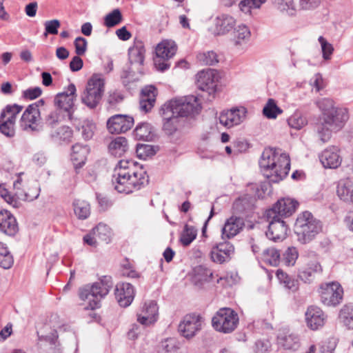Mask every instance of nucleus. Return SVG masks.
<instances>
[{
	"instance_id": "nucleus-1",
	"label": "nucleus",
	"mask_w": 353,
	"mask_h": 353,
	"mask_svg": "<svg viewBox=\"0 0 353 353\" xmlns=\"http://www.w3.org/2000/svg\"><path fill=\"white\" fill-rule=\"evenodd\" d=\"M112 182L118 192L130 194L147 184L148 176L134 161L121 160L114 168Z\"/></svg>"
},
{
	"instance_id": "nucleus-2",
	"label": "nucleus",
	"mask_w": 353,
	"mask_h": 353,
	"mask_svg": "<svg viewBox=\"0 0 353 353\" xmlns=\"http://www.w3.org/2000/svg\"><path fill=\"white\" fill-rule=\"evenodd\" d=\"M259 166L270 182L279 183L290 169L289 156L281 149L265 148L259 160Z\"/></svg>"
},
{
	"instance_id": "nucleus-3",
	"label": "nucleus",
	"mask_w": 353,
	"mask_h": 353,
	"mask_svg": "<svg viewBox=\"0 0 353 353\" xmlns=\"http://www.w3.org/2000/svg\"><path fill=\"white\" fill-rule=\"evenodd\" d=\"M113 287L112 279L105 275L92 285H85L79 290V297L83 301H88L85 309L94 310L100 307V301L104 298Z\"/></svg>"
},
{
	"instance_id": "nucleus-4",
	"label": "nucleus",
	"mask_w": 353,
	"mask_h": 353,
	"mask_svg": "<svg viewBox=\"0 0 353 353\" xmlns=\"http://www.w3.org/2000/svg\"><path fill=\"white\" fill-rule=\"evenodd\" d=\"M348 119V110L343 107H339L324 116L316 128L321 141L323 143L328 141L332 133L341 130Z\"/></svg>"
},
{
	"instance_id": "nucleus-5",
	"label": "nucleus",
	"mask_w": 353,
	"mask_h": 353,
	"mask_svg": "<svg viewBox=\"0 0 353 353\" xmlns=\"http://www.w3.org/2000/svg\"><path fill=\"white\" fill-rule=\"evenodd\" d=\"M321 229V222L307 211L301 214L294 224V232L298 241L303 244L311 241Z\"/></svg>"
},
{
	"instance_id": "nucleus-6",
	"label": "nucleus",
	"mask_w": 353,
	"mask_h": 353,
	"mask_svg": "<svg viewBox=\"0 0 353 353\" xmlns=\"http://www.w3.org/2000/svg\"><path fill=\"white\" fill-rule=\"evenodd\" d=\"M162 108L166 110L165 116L170 117L172 113L178 118L199 114L201 109L197 97L193 95L171 100Z\"/></svg>"
},
{
	"instance_id": "nucleus-7",
	"label": "nucleus",
	"mask_w": 353,
	"mask_h": 353,
	"mask_svg": "<svg viewBox=\"0 0 353 353\" xmlns=\"http://www.w3.org/2000/svg\"><path fill=\"white\" fill-rule=\"evenodd\" d=\"M104 84V79L101 75H92L81 94L82 103L91 109L96 108L103 94Z\"/></svg>"
},
{
	"instance_id": "nucleus-8",
	"label": "nucleus",
	"mask_w": 353,
	"mask_h": 353,
	"mask_svg": "<svg viewBox=\"0 0 353 353\" xmlns=\"http://www.w3.org/2000/svg\"><path fill=\"white\" fill-rule=\"evenodd\" d=\"M238 314L230 307L219 309L212 319L215 330L224 334L232 332L239 324Z\"/></svg>"
},
{
	"instance_id": "nucleus-9",
	"label": "nucleus",
	"mask_w": 353,
	"mask_h": 353,
	"mask_svg": "<svg viewBox=\"0 0 353 353\" xmlns=\"http://www.w3.org/2000/svg\"><path fill=\"white\" fill-rule=\"evenodd\" d=\"M23 173L19 174L17 179L13 183V189L18 201H32L38 198L40 193V186L37 181L25 183L22 179Z\"/></svg>"
},
{
	"instance_id": "nucleus-10",
	"label": "nucleus",
	"mask_w": 353,
	"mask_h": 353,
	"mask_svg": "<svg viewBox=\"0 0 353 353\" xmlns=\"http://www.w3.org/2000/svg\"><path fill=\"white\" fill-rule=\"evenodd\" d=\"M23 106L17 104L7 105L0 114V132L8 137L14 136V125L18 114Z\"/></svg>"
},
{
	"instance_id": "nucleus-11",
	"label": "nucleus",
	"mask_w": 353,
	"mask_h": 353,
	"mask_svg": "<svg viewBox=\"0 0 353 353\" xmlns=\"http://www.w3.org/2000/svg\"><path fill=\"white\" fill-rule=\"evenodd\" d=\"M41 121V112L37 108V104L32 103L23 112L19 120V125L23 130L27 132L38 131Z\"/></svg>"
},
{
	"instance_id": "nucleus-12",
	"label": "nucleus",
	"mask_w": 353,
	"mask_h": 353,
	"mask_svg": "<svg viewBox=\"0 0 353 353\" xmlns=\"http://www.w3.org/2000/svg\"><path fill=\"white\" fill-rule=\"evenodd\" d=\"M321 299L322 303L327 306L339 305L343 295V290L337 282L325 283L321 287Z\"/></svg>"
},
{
	"instance_id": "nucleus-13",
	"label": "nucleus",
	"mask_w": 353,
	"mask_h": 353,
	"mask_svg": "<svg viewBox=\"0 0 353 353\" xmlns=\"http://www.w3.org/2000/svg\"><path fill=\"white\" fill-rule=\"evenodd\" d=\"M219 78V72L214 69H207L199 72L196 75V84L199 89L214 94Z\"/></svg>"
},
{
	"instance_id": "nucleus-14",
	"label": "nucleus",
	"mask_w": 353,
	"mask_h": 353,
	"mask_svg": "<svg viewBox=\"0 0 353 353\" xmlns=\"http://www.w3.org/2000/svg\"><path fill=\"white\" fill-rule=\"evenodd\" d=\"M159 318V307L154 301L145 302L141 310L137 314V323L143 326H152Z\"/></svg>"
},
{
	"instance_id": "nucleus-15",
	"label": "nucleus",
	"mask_w": 353,
	"mask_h": 353,
	"mask_svg": "<svg viewBox=\"0 0 353 353\" xmlns=\"http://www.w3.org/2000/svg\"><path fill=\"white\" fill-rule=\"evenodd\" d=\"M202 321L199 315H185L179 325V332L186 339L193 337L201 328Z\"/></svg>"
},
{
	"instance_id": "nucleus-16",
	"label": "nucleus",
	"mask_w": 353,
	"mask_h": 353,
	"mask_svg": "<svg viewBox=\"0 0 353 353\" xmlns=\"http://www.w3.org/2000/svg\"><path fill=\"white\" fill-rule=\"evenodd\" d=\"M247 110L244 108H234L223 110L220 113L219 119L221 125L227 128L241 124L246 117Z\"/></svg>"
},
{
	"instance_id": "nucleus-17",
	"label": "nucleus",
	"mask_w": 353,
	"mask_h": 353,
	"mask_svg": "<svg viewBox=\"0 0 353 353\" xmlns=\"http://www.w3.org/2000/svg\"><path fill=\"white\" fill-rule=\"evenodd\" d=\"M134 125L133 117L125 114H115L108 119L107 128L111 134L124 133Z\"/></svg>"
},
{
	"instance_id": "nucleus-18",
	"label": "nucleus",
	"mask_w": 353,
	"mask_h": 353,
	"mask_svg": "<svg viewBox=\"0 0 353 353\" xmlns=\"http://www.w3.org/2000/svg\"><path fill=\"white\" fill-rule=\"evenodd\" d=\"M299 205V203L291 198H283L279 200L273 205V207L268 210V217H271L272 215H277L278 216H290L296 210Z\"/></svg>"
},
{
	"instance_id": "nucleus-19",
	"label": "nucleus",
	"mask_w": 353,
	"mask_h": 353,
	"mask_svg": "<svg viewBox=\"0 0 353 353\" xmlns=\"http://www.w3.org/2000/svg\"><path fill=\"white\" fill-rule=\"evenodd\" d=\"M234 254V245L228 241L216 244L210 251L212 261L216 263L229 261Z\"/></svg>"
},
{
	"instance_id": "nucleus-20",
	"label": "nucleus",
	"mask_w": 353,
	"mask_h": 353,
	"mask_svg": "<svg viewBox=\"0 0 353 353\" xmlns=\"http://www.w3.org/2000/svg\"><path fill=\"white\" fill-rule=\"evenodd\" d=\"M271 219L266 232L267 237L273 241L283 240L287 235L288 226L277 215H272Z\"/></svg>"
},
{
	"instance_id": "nucleus-21",
	"label": "nucleus",
	"mask_w": 353,
	"mask_h": 353,
	"mask_svg": "<svg viewBox=\"0 0 353 353\" xmlns=\"http://www.w3.org/2000/svg\"><path fill=\"white\" fill-rule=\"evenodd\" d=\"M76 87L70 83L67 90L58 93L54 98V105L65 112H70L74 106L76 99Z\"/></svg>"
},
{
	"instance_id": "nucleus-22",
	"label": "nucleus",
	"mask_w": 353,
	"mask_h": 353,
	"mask_svg": "<svg viewBox=\"0 0 353 353\" xmlns=\"http://www.w3.org/2000/svg\"><path fill=\"white\" fill-rule=\"evenodd\" d=\"M305 316L307 327L312 330H316L323 327L325 323L326 315L317 306L311 305L308 307Z\"/></svg>"
},
{
	"instance_id": "nucleus-23",
	"label": "nucleus",
	"mask_w": 353,
	"mask_h": 353,
	"mask_svg": "<svg viewBox=\"0 0 353 353\" xmlns=\"http://www.w3.org/2000/svg\"><path fill=\"white\" fill-rule=\"evenodd\" d=\"M114 294L119 305L125 307L134 300L135 290L132 284L123 282L117 284Z\"/></svg>"
},
{
	"instance_id": "nucleus-24",
	"label": "nucleus",
	"mask_w": 353,
	"mask_h": 353,
	"mask_svg": "<svg viewBox=\"0 0 353 353\" xmlns=\"http://www.w3.org/2000/svg\"><path fill=\"white\" fill-rule=\"evenodd\" d=\"M319 159L324 168L331 169L338 168L342 161L339 149L336 146H332L323 150Z\"/></svg>"
},
{
	"instance_id": "nucleus-25",
	"label": "nucleus",
	"mask_w": 353,
	"mask_h": 353,
	"mask_svg": "<svg viewBox=\"0 0 353 353\" xmlns=\"http://www.w3.org/2000/svg\"><path fill=\"white\" fill-rule=\"evenodd\" d=\"M245 225L243 218L232 216L228 219L222 228V238L230 239L239 234Z\"/></svg>"
},
{
	"instance_id": "nucleus-26",
	"label": "nucleus",
	"mask_w": 353,
	"mask_h": 353,
	"mask_svg": "<svg viewBox=\"0 0 353 353\" xmlns=\"http://www.w3.org/2000/svg\"><path fill=\"white\" fill-rule=\"evenodd\" d=\"M18 230L14 216L7 210L0 211V231L7 235L14 236Z\"/></svg>"
},
{
	"instance_id": "nucleus-27",
	"label": "nucleus",
	"mask_w": 353,
	"mask_h": 353,
	"mask_svg": "<svg viewBox=\"0 0 353 353\" xmlns=\"http://www.w3.org/2000/svg\"><path fill=\"white\" fill-rule=\"evenodd\" d=\"M157 90L153 85L145 86L142 89L139 108L144 112H149L154 105L156 101Z\"/></svg>"
},
{
	"instance_id": "nucleus-28",
	"label": "nucleus",
	"mask_w": 353,
	"mask_h": 353,
	"mask_svg": "<svg viewBox=\"0 0 353 353\" xmlns=\"http://www.w3.org/2000/svg\"><path fill=\"white\" fill-rule=\"evenodd\" d=\"M236 20L234 17L228 14H221L214 19V32L217 35L225 34L234 28Z\"/></svg>"
},
{
	"instance_id": "nucleus-29",
	"label": "nucleus",
	"mask_w": 353,
	"mask_h": 353,
	"mask_svg": "<svg viewBox=\"0 0 353 353\" xmlns=\"http://www.w3.org/2000/svg\"><path fill=\"white\" fill-rule=\"evenodd\" d=\"M321 272V265L316 259L308 261L306 266L299 271V276L304 282L310 283L314 279L316 274H319Z\"/></svg>"
},
{
	"instance_id": "nucleus-30",
	"label": "nucleus",
	"mask_w": 353,
	"mask_h": 353,
	"mask_svg": "<svg viewBox=\"0 0 353 353\" xmlns=\"http://www.w3.org/2000/svg\"><path fill=\"white\" fill-rule=\"evenodd\" d=\"M90 149L86 145L77 143L72 146L71 159L76 169L85 164Z\"/></svg>"
},
{
	"instance_id": "nucleus-31",
	"label": "nucleus",
	"mask_w": 353,
	"mask_h": 353,
	"mask_svg": "<svg viewBox=\"0 0 353 353\" xmlns=\"http://www.w3.org/2000/svg\"><path fill=\"white\" fill-rule=\"evenodd\" d=\"M353 192V180L350 178L342 179L336 184V194L340 200L348 203Z\"/></svg>"
},
{
	"instance_id": "nucleus-32",
	"label": "nucleus",
	"mask_w": 353,
	"mask_h": 353,
	"mask_svg": "<svg viewBox=\"0 0 353 353\" xmlns=\"http://www.w3.org/2000/svg\"><path fill=\"white\" fill-rule=\"evenodd\" d=\"M177 46L174 41L164 40L156 48V54L158 58L170 59L176 52Z\"/></svg>"
},
{
	"instance_id": "nucleus-33",
	"label": "nucleus",
	"mask_w": 353,
	"mask_h": 353,
	"mask_svg": "<svg viewBox=\"0 0 353 353\" xmlns=\"http://www.w3.org/2000/svg\"><path fill=\"white\" fill-rule=\"evenodd\" d=\"M278 343L285 350H296L299 347V339L297 335L288 331L279 334Z\"/></svg>"
},
{
	"instance_id": "nucleus-34",
	"label": "nucleus",
	"mask_w": 353,
	"mask_h": 353,
	"mask_svg": "<svg viewBox=\"0 0 353 353\" xmlns=\"http://www.w3.org/2000/svg\"><path fill=\"white\" fill-rule=\"evenodd\" d=\"M128 141L125 137H118L109 143L108 151L115 157H122L128 150Z\"/></svg>"
},
{
	"instance_id": "nucleus-35",
	"label": "nucleus",
	"mask_w": 353,
	"mask_h": 353,
	"mask_svg": "<svg viewBox=\"0 0 353 353\" xmlns=\"http://www.w3.org/2000/svg\"><path fill=\"white\" fill-rule=\"evenodd\" d=\"M251 32L249 28L244 24H239L234 27L232 41L235 46H241L250 40Z\"/></svg>"
},
{
	"instance_id": "nucleus-36",
	"label": "nucleus",
	"mask_w": 353,
	"mask_h": 353,
	"mask_svg": "<svg viewBox=\"0 0 353 353\" xmlns=\"http://www.w3.org/2000/svg\"><path fill=\"white\" fill-rule=\"evenodd\" d=\"M273 8L279 13L286 16H293L296 13L294 0H271Z\"/></svg>"
},
{
	"instance_id": "nucleus-37",
	"label": "nucleus",
	"mask_w": 353,
	"mask_h": 353,
	"mask_svg": "<svg viewBox=\"0 0 353 353\" xmlns=\"http://www.w3.org/2000/svg\"><path fill=\"white\" fill-rule=\"evenodd\" d=\"M145 50L143 43L141 41L134 42L133 46L128 50L129 60L131 63L142 65L144 60Z\"/></svg>"
},
{
	"instance_id": "nucleus-38",
	"label": "nucleus",
	"mask_w": 353,
	"mask_h": 353,
	"mask_svg": "<svg viewBox=\"0 0 353 353\" xmlns=\"http://www.w3.org/2000/svg\"><path fill=\"white\" fill-rule=\"evenodd\" d=\"M51 138L57 142H69L72 137V130L66 125H63L50 133Z\"/></svg>"
},
{
	"instance_id": "nucleus-39",
	"label": "nucleus",
	"mask_w": 353,
	"mask_h": 353,
	"mask_svg": "<svg viewBox=\"0 0 353 353\" xmlns=\"http://www.w3.org/2000/svg\"><path fill=\"white\" fill-rule=\"evenodd\" d=\"M339 320L348 329H353V305H345L340 310Z\"/></svg>"
},
{
	"instance_id": "nucleus-40",
	"label": "nucleus",
	"mask_w": 353,
	"mask_h": 353,
	"mask_svg": "<svg viewBox=\"0 0 353 353\" xmlns=\"http://www.w3.org/2000/svg\"><path fill=\"white\" fill-rule=\"evenodd\" d=\"M152 128L148 123L139 124L134 130V136L138 140L150 141L152 139Z\"/></svg>"
},
{
	"instance_id": "nucleus-41",
	"label": "nucleus",
	"mask_w": 353,
	"mask_h": 353,
	"mask_svg": "<svg viewBox=\"0 0 353 353\" xmlns=\"http://www.w3.org/2000/svg\"><path fill=\"white\" fill-rule=\"evenodd\" d=\"M161 114L163 119L164 120L163 123V130L168 134H173L177 129L178 127V117L174 116L172 113L169 115L170 117L165 116L166 110L164 108H161Z\"/></svg>"
},
{
	"instance_id": "nucleus-42",
	"label": "nucleus",
	"mask_w": 353,
	"mask_h": 353,
	"mask_svg": "<svg viewBox=\"0 0 353 353\" xmlns=\"http://www.w3.org/2000/svg\"><path fill=\"white\" fill-rule=\"evenodd\" d=\"M74 212L79 219H87L90 214V204L85 201L75 200L73 203Z\"/></svg>"
},
{
	"instance_id": "nucleus-43",
	"label": "nucleus",
	"mask_w": 353,
	"mask_h": 353,
	"mask_svg": "<svg viewBox=\"0 0 353 353\" xmlns=\"http://www.w3.org/2000/svg\"><path fill=\"white\" fill-rule=\"evenodd\" d=\"M315 105L321 111L322 118L330 112L334 111L335 109L339 108L335 105V102L330 98H321L315 101Z\"/></svg>"
},
{
	"instance_id": "nucleus-44",
	"label": "nucleus",
	"mask_w": 353,
	"mask_h": 353,
	"mask_svg": "<svg viewBox=\"0 0 353 353\" xmlns=\"http://www.w3.org/2000/svg\"><path fill=\"white\" fill-rule=\"evenodd\" d=\"M288 125L295 130H301L307 124V118L300 111H295L288 119Z\"/></svg>"
},
{
	"instance_id": "nucleus-45",
	"label": "nucleus",
	"mask_w": 353,
	"mask_h": 353,
	"mask_svg": "<svg viewBox=\"0 0 353 353\" xmlns=\"http://www.w3.org/2000/svg\"><path fill=\"white\" fill-rule=\"evenodd\" d=\"M92 234L98 238L99 240L105 241L106 243L110 242L112 236L111 229L106 224L99 223L92 229Z\"/></svg>"
},
{
	"instance_id": "nucleus-46",
	"label": "nucleus",
	"mask_w": 353,
	"mask_h": 353,
	"mask_svg": "<svg viewBox=\"0 0 353 353\" xmlns=\"http://www.w3.org/2000/svg\"><path fill=\"white\" fill-rule=\"evenodd\" d=\"M180 347V343L175 338H168L162 341L159 345L160 353H176Z\"/></svg>"
},
{
	"instance_id": "nucleus-47",
	"label": "nucleus",
	"mask_w": 353,
	"mask_h": 353,
	"mask_svg": "<svg viewBox=\"0 0 353 353\" xmlns=\"http://www.w3.org/2000/svg\"><path fill=\"white\" fill-rule=\"evenodd\" d=\"M213 272L204 265L194 268V280L198 283L210 282L213 278Z\"/></svg>"
},
{
	"instance_id": "nucleus-48",
	"label": "nucleus",
	"mask_w": 353,
	"mask_h": 353,
	"mask_svg": "<svg viewBox=\"0 0 353 353\" xmlns=\"http://www.w3.org/2000/svg\"><path fill=\"white\" fill-rule=\"evenodd\" d=\"M282 112L283 110L273 99H269L263 109V113L268 119H276Z\"/></svg>"
},
{
	"instance_id": "nucleus-49",
	"label": "nucleus",
	"mask_w": 353,
	"mask_h": 353,
	"mask_svg": "<svg viewBox=\"0 0 353 353\" xmlns=\"http://www.w3.org/2000/svg\"><path fill=\"white\" fill-rule=\"evenodd\" d=\"M197 230L194 226L185 224L181 234L180 241L184 246L189 245L196 237Z\"/></svg>"
},
{
	"instance_id": "nucleus-50",
	"label": "nucleus",
	"mask_w": 353,
	"mask_h": 353,
	"mask_svg": "<svg viewBox=\"0 0 353 353\" xmlns=\"http://www.w3.org/2000/svg\"><path fill=\"white\" fill-rule=\"evenodd\" d=\"M263 259L271 265L276 266L280 261V252L274 248H270L263 251Z\"/></svg>"
},
{
	"instance_id": "nucleus-51",
	"label": "nucleus",
	"mask_w": 353,
	"mask_h": 353,
	"mask_svg": "<svg viewBox=\"0 0 353 353\" xmlns=\"http://www.w3.org/2000/svg\"><path fill=\"white\" fill-rule=\"evenodd\" d=\"M318 41L321 45L322 57L323 60L325 61L331 60L334 51L333 45L328 42L323 36H320L318 38Z\"/></svg>"
},
{
	"instance_id": "nucleus-52",
	"label": "nucleus",
	"mask_w": 353,
	"mask_h": 353,
	"mask_svg": "<svg viewBox=\"0 0 353 353\" xmlns=\"http://www.w3.org/2000/svg\"><path fill=\"white\" fill-rule=\"evenodd\" d=\"M14 263V259L8 248L0 243V266L3 269L10 268Z\"/></svg>"
},
{
	"instance_id": "nucleus-53",
	"label": "nucleus",
	"mask_w": 353,
	"mask_h": 353,
	"mask_svg": "<svg viewBox=\"0 0 353 353\" xmlns=\"http://www.w3.org/2000/svg\"><path fill=\"white\" fill-rule=\"evenodd\" d=\"M122 14L119 9L116 8L104 18V24L108 28L114 27L122 21Z\"/></svg>"
},
{
	"instance_id": "nucleus-54",
	"label": "nucleus",
	"mask_w": 353,
	"mask_h": 353,
	"mask_svg": "<svg viewBox=\"0 0 353 353\" xmlns=\"http://www.w3.org/2000/svg\"><path fill=\"white\" fill-rule=\"evenodd\" d=\"M196 59L201 65H212L218 62L217 55L214 51L199 52Z\"/></svg>"
},
{
	"instance_id": "nucleus-55",
	"label": "nucleus",
	"mask_w": 353,
	"mask_h": 353,
	"mask_svg": "<svg viewBox=\"0 0 353 353\" xmlns=\"http://www.w3.org/2000/svg\"><path fill=\"white\" fill-rule=\"evenodd\" d=\"M0 196L13 208H17L21 205L18 198L15 196V193L14 195H11L3 183L0 184Z\"/></svg>"
},
{
	"instance_id": "nucleus-56",
	"label": "nucleus",
	"mask_w": 353,
	"mask_h": 353,
	"mask_svg": "<svg viewBox=\"0 0 353 353\" xmlns=\"http://www.w3.org/2000/svg\"><path fill=\"white\" fill-rule=\"evenodd\" d=\"M276 277L278 278L280 283L284 285L285 288L292 290H296V281L290 277L283 270H278L276 271Z\"/></svg>"
},
{
	"instance_id": "nucleus-57",
	"label": "nucleus",
	"mask_w": 353,
	"mask_h": 353,
	"mask_svg": "<svg viewBox=\"0 0 353 353\" xmlns=\"http://www.w3.org/2000/svg\"><path fill=\"white\" fill-rule=\"evenodd\" d=\"M298 256L299 254L296 248H288L283 254V261L285 264L288 266L294 265Z\"/></svg>"
},
{
	"instance_id": "nucleus-58",
	"label": "nucleus",
	"mask_w": 353,
	"mask_h": 353,
	"mask_svg": "<svg viewBox=\"0 0 353 353\" xmlns=\"http://www.w3.org/2000/svg\"><path fill=\"white\" fill-rule=\"evenodd\" d=\"M95 130L94 123L90 120H84L81 124V134L85 139L92 137Z\"/></svg>"
},
{
	"instance_id": "nucleus-59",
	"label": "nucleus",
	"mask_w": 353,
	"mask_h": 353,
	"mask_svg": "<svg viewBox=\"0 0 353 353\" xmlns=\"http://www.w3.org/2000/svg\"><path fill=\"white\" fill-rule=\"evenodd\" d=\"M61 26V23L58 19H52L46 21L44 23L45 32L44 36L47 37L48 34H57L58 29Z\"/></svg>"
},
{
	"instance_id": "nucleus-60",
	"label": "nucleus",
	"mask_w": 353,
	"mask_h": 353,
	"mask_svg": "<svg viewBox=\"0 0 353 353\" xmlns=\"http://www.w3.org/2000/svg\"><path fill=\"white\" fill-rule=\"evenodd\" d=\"M77 55H83L87 50V40L81 37L76 38L74 42Z\"/></svg>"
},
{
	"instance_id": "nucleus-61",
	"label": "nucleus",
	"mask_w": 353,
	"mask_h": 353,
	"mask_svg": "<svg viewBox=\"0 0 353 353\" xmlns=\"http://www.w3.org/2000/svg\"><path fill=\"white\" fill-rule=\"evenodd\" d=\"M148 327V326H143V325L139 323H133L131 325V328L128 332V338L132 340L136 339L139 336V335L143 332L144 329Z\"/></svg>"
},
{
	"instance_id": "nucleus-62",
	"label": "nucleus",
	"mask_w": 353,
	"mask_h": 353,
	"mask_svg": "<svg viewBox=\"0 0 353 353\" xmlns=\"http://www.w3.org/2000/svg\"><path fill=\"white\" fill-rule=\"evenodd\" d=\"M322 0H299V7L303 10H312L318 8Z\"/></svg>"
},
{
	"instance_id": "nucleus-63",
	"label": "nucleus",
	"mask_w": 353,
	"mask_h": 353,
	"mask_svg": "<svg viewBox=\"0 0 353 353\" xmlns=\"http://www.w3.org/2000/svg\"><path fill=\"white\" fill-rule=\"evenodd\" d=\"M59 121V114L57 110L50 112L45 118V123L47 125L54 128Z\"/></svg>"
},
{
	"instance_id": "nucleus-64",
	"label": "nucleus",
	"mask_w": 353,
	"mask_h": 353,
	"mask_svg": "<svg viewBox=\"0 0 353 353\" xmlns=\"http://www.w3.org/2000/svg\"><path fill=\"white\" fill-rule=\"evenodd\" d=\"M239 7L245 14H250L252 9H258L252 0H242L239 4Z\"/></svg>"
}]
</instances>
